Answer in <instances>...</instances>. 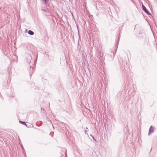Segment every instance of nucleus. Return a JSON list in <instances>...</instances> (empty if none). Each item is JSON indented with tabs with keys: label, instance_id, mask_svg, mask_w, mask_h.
<instances>
[{
	"label": "nucleus",
	"instance_id": "1a4fd4ad",
	"mask_svg": "<svg viewBox=\"0 0 157 157\" xmlns=\"http://www.w3.org/2000/svg\"><path fill=\"white\" fill-rule=\"evenodd\" d=\"M41 110H43V111H44V109L43 108H42L41 109Z\"/></svg>",
	"mask_w": 157,
	"mask_h": 157
},
{
	"label": "nucleus",
	"instance_id": "f03ea898",
	"mask_svg": "<svg viewBox=\"0 0 157 157\" xmlns=\"http://www.w3.org/2000/svg\"><path fill=\"white\" fill-rule=\"evenodd\" d=\"M154 131V128L153 127H152V126H151L150 127V128L149 130V133L148 134V135H149L150 133L151 132H153Z\"/></svg>",
	"mask_w": 157,
	"mask_h": 157
},
{
	"label": "nucleus",
	"instance_id": "9d476101",
	"mask_svg": "<svg viewBox=\"0 0 157 157\" xmlns=\"http://www.w3.org/2000/svg\"><path fill=\"white\" fill-rule=\"evenodd\" d=\"M86 129H88V128H87L86 127Z\"/></svg>",
	"mask_w": 157,
	"mask_h": 157
},
{
	"label": "nucleus",
	"instance_id": "7ed1b4c3",
	"mask_svg": "<svg viewBox=\"0 0 157 157\" xmlns=\"http://www.w3.org/2000/svg\"><path fill=\"white\" fill-rule=\"evenodd\" d=\"M28 33L29 34L31 35H33L34 34V32L31 30L28 31Z\"/></svg>",
	"mask_w": 157,
	"mask_h": 157
},
{
	"label": "nucleus",
	"instance_id": "f257e3e1",
	"mask_svg": "<svg viewBox=\"0 0 157 157\" xmlns=\"http://www.w3.org/2000/svg\"><path fill=\"white\" fill-rule=\"evenodd\" d=\"M142 7L143 10L148 15H151V14L148 11V10L146 8L145 6L142 4Z\"/></svg>",
	"mask_w": 157,
	"mask_h": 157
},
{
	"label": "nucleus",
	"instance_id": "423d86ee",
	"mask_svg": "<svg viewBox=\"0 0 157 157\" xmlns=\"http://www.w3.org/2000/svg\"><path fill=\"white\" fill-rule=\"evenodd\" d=\"M90 136H91L92 137V138H93V139L94 140L96 141L95 139L94 138V137H93V136L92 135H90Z\"/></svg>",
	"mask_w": 157,
	"mask_h": 157
},
{
	"label": "nucleus",
	"instance_id": "20e7f679",
	"mask_svg": "<svg viewBox=\"0 0 157 157\" xmlns=\"http://www.w3.org/2000/svg\"><path fill=\"white\" fill-rule=\"evenodd\" d=\"M19 122L21 123L22 124L25 125L26 127H27V124H26V123L25 122L21 121H19Z\"/></svg>",
	"mask_w": 157,
	"mask_h": 157
},
{
	"label": "nucleus",
	"instance_id": "0eeeda50",
	"mask_svg": "<svg viewBox=\"0 0 157 157\" xmlns=\"http://www.w3.org/2000/svg\"><path fill=\"white\" fill-rule=\"evenodd\" d=\"M87 131H88L87 130H85V134H86V132H87Z\"/></svg>",
	"mask_w": 157,
	"mask_h": 157
},
{
	"label": "nucleus",
	"instance_id": "6e6552de",
	"mask_svg": "<svg viewBox=\"0 0 157 157\" xmlns=\"http://www.w3.org/2000/svg\"><path fill=\"white\" fill-rule=\"evenodd\" d=\"M119 37L117 39L118 40V42H119Z\"/></svg>",
	"mask_w": 157,
	"mask_h": 157
},
{
	"label": "nucleus",
	"instance_id": "39448f33",
	"mask_svg": "<svg viewBox=\"0 0 157 157\" xmlns=\"http://www.w3.org/2000/svg\"><path fill=\"white\" fill-rule=\"evenodd\" d=\"M42 1L46 4L49 2V0H42Z\"/></svg>",
	"mask_w": 157,
	"mask_h": 157
}]
</instances>
